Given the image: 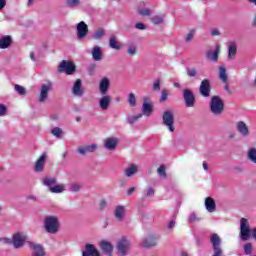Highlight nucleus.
<instances>
[{"instance_id":"1","label":"nucleus","mask_w":256,"mask_h":256,"mask_svg":"<svg viewBox=\"0 0 256 256\" xmlns=\"http://www.w3.org/2000/svg\"><path fill=\"white\" fill-rule=\"evenodd\" d=\"M240 237L242 241H247L249 237H253L256 241V228L251 229L247 218L240 220Z\"/></svg>"},{"instance_id":"2","label":"nucleus","mask_w":256,"mask_h":256,"mask_svg":"<svg viewBox=\"0 0 256 256\" xmlns=\"http://www.w3.org/2000/svg\"><path fill=\"white\" fill-rule=\"evenodd\" d=\"M225 109V103L219 96H213L210 101V111L214 115H221Z\"/></svg>"},{"instance_id":"3","label":"nucleus","mask_w":256,"mask_h":256,"mask_svg":"<svg viewBox=\"0 0 256 256\" xmlns=\"http://www.w3.org/2000/svg\"><path fill=\"white\" fill-rule=\"evenodd\" d=\"M44 225L47 233L55 234L59 231V218L56 216H47Z\"/></svg>"},{"instance_id":"4","label":"nucleus","mask_w":256,"mask_h":256,"mask_svg":"<svg viewBox=\"0 0 256 256\" xmlns=\"http://www.w3.org/2000/svg\"><path fill=\"white\" fill-rule=\"evenodd\" d=\"M210 243L214 251L212 256H223V249L221 248V237L217 233L210 236Z\"/></svg>"},{"instance_id":"5","label":"nucleus","mask_w":256,"mask_h":256,"mask_svg":"<svg viewBox=\"0 0 256 256\" xmlns=\"http://www.w3.org/2000/svg\"><path fill=\"white\" fill-rule=\"evenodd\" d=\"M27 241H29V237L23 232H17L12 237V245L14 249H21Z\"/></svg>"},{"instance_id":"6","label":"nucleus","mask_w":256,"mask_h":256,"mask_svg":"<svg viewBox=\"0 0 256 256\" xmlns=\"http://www.w3.org/2000/svg\"><path fill=\"white\" fill-rule=\"evenodd\" d=\"M162 120H163V124L167 127L170 133H173V131H175V126H173V124L175 123V116L173 114V111L171 110L165 111L163 113Z\"/></svg>"},{"instance_id":"7","label":"nucleus","mask_w":256,"mask_h":256,"mask_svg":"<svg viewBox=\"0 0 256 256\" xmlns=\"http://www.w3.org/2000/svg\"><path fill=\"white\" fill-rule=\"evenodd\" d=\"M59 73H66V75H73L75 73V64L69 61H62L58 67Z\"/></svg>"},{"instance_id":"8","label":"nucleus","mask_w":256,"mask_h":256,"mask_svg":"<svg viewBox=\"0 0 256 256\" xmlns=\"http://www.w3.org/2000/svg\"><path fill=\"white\" fill-rule=\"evenodd\" d=\"M53 89V82H48L46 84H42L40 88L39 102L44 103L47 101L49 97V91Z\"/></svg>"},{"instance_id":"9","label":"nucleus","mask_w":256,"mask_h":256,"mask_svg":"<svg viewBox=\"0 0 256 256\" xmlns=\"http://www.w3.org/2000/svg\"><path fill=\"white\" fill-rule=\"evenodd\" d=\"M119 255H127L131 249V241L127 238H122L117 245Z\"/></svg>"},{"instance_id":"10","label":"nucleus","mask_w":256,"mask_h":256,"mask_svg":"<svg viewBox=\"0 0 256 256\" xmlns=\"http://www.w3.org/2000/svg\"><path fill=\"white\" fill-rule=\"evenodd\" d=\"M76 33H77V39H85L87 37V33H89V26H87V23L85 21H81L76 25Z\"/></svg>"},{"instance_id":"11","label":"nucleus","mask_w":256,"mask_h":256,"mask_svg":"<svg viewBox=\"0 0 256 256\" xmlns=\"http://www.w3.org/2000/svg\"><path fill=\"white\" fill-rule=\"evenodd\" d=\"M45 163H47V152H43L42 155L35 162V173H43V171L45 170Z\"/></svg>"},{"instance_id":"12","label":"nucleus","mask_w":256,"mask_h":256,"mask_svg":"<svg viewBox=\"0 0 256 256\" xmlns=\"http://www.w3.org/2000/svg\"><path fill=\"white\" fill-rule=\"evenodd\" d=\"M119 145V138L109 137L104 140V149L107 151H115Z\"/></svg>"},{"instance_id":"13","label":"nucleus","mask_w":256,"mask_h":256,"mask_svg":"<svg viewBox=\"0 0 256 256\" xmlns=\"http://www.w3.org/2000/svg\"><path fill=\"white\" fill-rule=\"evenodd\" d=\"M142 113L146 117H150L151 113H153V104L151 103V99H149V97L143 98Z\"/></svg>"},{"instance_id":"14","label":"nucleus","mask_w":256,"mask_h":256,"mask_svg":"<svg viewBox=\"0 0 256 256\" xmlns=\"http://www.w3.org/2000/svg\"><path fill=\"white\" fill-rule=\"evenodd\" d=\"M183 98L186 103V107H193L195 105V95L193 91L185 89L183 92Z\"/></svg>"},{"instance_id":"15","label":"nucleus","mask_w":256,"mask_h":256,"mask_svg":"<svg viewBox=\"0 0 256 256\" xmlns=\"http://www.w3.org/2000/svg\"><path fill=\"white\" fill-rule=\"evenodd\" d=\"M199 91L202 97H209V95H211V82H209L207 79H204L200 84Z\"/></svg>"},{"instance_id":"16","label":"nucleus","mask_w":256,"mask_h":256,"mask_svg":"<svg viewBox=\"0 0 256 256\" xmlns=\"http://www.w3.org/2000/svg\"><path fill=\"white\" fill-rule=\"evenodd\" d=\"M97 149H99V146L96 143H92L90 145L78 147V153L80 155H87V153H95Z\"/></svg>"},{"instance_id":"17","label":"nucleus","mask_w":256,"mask_h":256,"mask_svg":"<svg viewBox=\"0 0 256 256\" xmlns=\"http://www.w3.org/2000/svg\"><path fill=\"white\" fill-rule=\"evenodd\" d=\"M29 247L32 251L31 256H44L45 255V250L43 249V246H41L40 244H35L33 242H30Z\"/></svg>"},{"instance_id":"18","label":"nucleus","mask_w":256,"mask_h":256,"mask_svg":"<svg viewBox=\"0 0 256 256\" xmlns=\"http://www.w3.org/2000/svg\"><path fill=\"white\" fill-rule=\"evenodd\" d=\"M110 85H111V81L109 80V78L104 77L101 79L99 83V91L101 95H107V93H109Z\"/></svg>"},{"instance_id":"19","label":"nucleus","mask_w":256,"mask_h":256,"mask_svg":"<svg viewBox=\"0 0 256 256\" xmlns=\"http://www.w3.org/2000/svg\"><path fill=\"white\" fill-rule=\"evenodd\" d=\"M85 251L82 252V256H101L99 250L93 244H86Z\"/></svg>"},{"instance_id":"20","label":"nucleus","mask_w":256,"mask_h":256,"mask_svg":"<svg viewBox=\"0 0 256 256\" xmlns=\"http://www.w3.org/2000/svg\"><path fill=\"white\" fill-rule=\"evenodd\" d=\"M125 215H126V208L123 205H118L116 206L115 210H114V217L116 219V221H123V219H125Z\"/></svg>"},{"instance_id":"21","label":"nucleus","mask_w":256,"mask_h":256,"mask_svg":"<svg viewBox=\"0 0 256 256\" xmlns=\"http://www.w3.org/2000/svg\"><path fill=\"white\" fill-rule=\"evenodd\" d=\"M206 211L208 213H215V210L217 209V204H215V200L211 197H207L204 202Z\"/></svg>"},{"instance_id":"22","label":"nucleus","mask_w":256,"mask_h":256,"mask_svg":"<svg viewBox=\"0 0 256 256\" xmlns=\"http://www.w3.org/2000/svg\"><path fill=\"white\" fill-rule=\"evenodd\" d=\"M109 105H111V96L105 94L99 100V106L102 111H107L109 109Z\"/></svg>"},{"instance_id":"23","label":"nucleus","mask_w":256,"mask_h":256,"mask_svg":"<svg viewBox=\"0 0 256 256\" xmlns=\"http://www.w3.org/2000/svg\"><path fill=\"white\" fill-rule=\"evenodd\" d=\"M237 131L242 135V137H248L249 136V128L247 127V124L243 121H239L236 124Z\"/></svg>"},{"instance_id":"24","label":"nucleus","mask_w":256,"mask_h":256,"mask_svg":"<svg viewBox=\"0 0 256 256\" xmlns=\"http://www.w3.org/2000/svg\"><path fill=\"white\" fill-rule=\"evenodd\" d=\"M109 47L110 49H115L116 51H119L122 49L123 44L117 40V36L112 35L109 38Z\"/></svg>"},{"instance_id":"25","label":"nucleus","mask_w":256,"mask_h":256,"mask_svg":"<svg viewBox=\"0 0 256 256\" xmlns=\"http://www.w3.org/2000/svg\"><path fill=\"white\" fill-rule=\"evenodd\" d=\"M139 172V166L135 164H130L125 170L124 175L125 177H133V175H137Z\"/></svg>"},{"instance_id":"26","label":"nucleus","mask_w":256,"mask_h":256,"mask_svg":"<svg viewBox=\"0 0 256 256\" xmlns=\"http://www.w3.org/2000/svg\"><path fill=\"white\" fill-rule=\"evenodd\" d=\"M72 93L75 97H82L83 95V88L81 87V79H77L74 83L72 88Z\"/></svg>"},{"instance_id":"27","label":"nucleus","mask_w":256,"mask_h":256,"mask_svg":"<svg viewBox=\"0 0 256 256\" xmlns=\"http://www.w3.org/2000/svg\"><path fill=\"white\" fill-rule=\"evenodd\" d=\"M206 57L210 61L217 62L219 59V46H216L215 50L208 51Z\"/></svg>"},{"instance_id":"28","label":"nucleus","mask_w":256,"mask_h":256,"mask_svg":"<svg viewBox=\"0 0 256 256\" xmlns=\"http://www.w3.org/2000/svg\"><path fill=\"white\" fill-rule=\"evenodd\" d=\"M92 58L94 61H101L103 59V53L101 52V47L99 46L93 47Z\"/></svg>"},{"instance_id":"29","label":"nucleus","mask_w":256,"mask_h":256,"mask_svg":"<svg viewBox=\"0 0 256 256\" xmlns=\"http://www.w3.org/2000/svg\"><path fill=\"white\" fill-rule=\"evenodd\" d=\"M100 248L102 249V251H105V253H108L109 255H111V253L113 252V245L106 240L100 242Z\"/></svg>"},{"instance_id":"30","label":"nucleus","mask_w":256,"mask_h":256,"mask_svg":"<svg viewBox=\"0 0 256 256\" xmlns=\"http://www.w3.org/2000/svg\"><path fill=\"white\" fill-rule=\"evenodd\" d=\"M11 43H13L11 36H3L0 38V49H7Z\"/></svg>"},{"instance_id":"31","label":"nucleus","mask_w":256,"mask_h":256,"mask_svg":"<svg viewBox=\"0 0 256 256\" xmlns=\"http://www.w3.org/2000/svg\"><path fill=\"white\" fill-rule=\"evenodd\" d=\"M143 247H155L157 245V238L155 236H149L142 242Z\"/></svg>"},{"instance_id":"32","label":"nucleus","mask_w":256,"mask_h":256,"mask_svg":"<svg viewBox=\"0 0 256 256\" xmlns=\"http://www.w3.org/2000/svg\"><path fill=\"white\" fill-rule=\"evenodd\" d=\"M237 55V44L235 42H230L228 46V59H233Z\"/></svg>"},{"instance_id":"33","label":"nucleus","mask_w":256,"mask_h":256,"mask_svg":"<svg viewBox=\"0 0 256 256\" xmlns=\"http://www.w3.org/2000/svg\"><path fill=\"white\" fill-rule=\"evenodd\" d=\"M103 37H105V30L103 28L96 30L91 36L94 41H101Z\"/></svg>"},{"instance_id":"34","label":"nucleus","mask_w":256,"mask_h":256,"mask_svg":"<svg viewBox=\"0 0 256 256\" xmlns=\"http://www.w3.org/2000/svg\"><path fill=\"white\" fill-rule=\"evenodd\" d=\"M43 183L46 187H49V190H50L51 187L56 185L57 179H55L53 177H46V178H44Z\"/></svg>"},{"instance_id":"35","label":"nucleus","mask_w":256,"mask_h":256,"mask_svg":"<svg viewBox=\"0 0 256 256\" xmlns=\"http://www.w3.org/2000/svg\"><path fill=\"white\" fill-rule=\"evenodd\" d=\"M66 6L70 9H77L81 7V0H66Z\"/></svg>"},{"instance_id":"36","label":"nucleus","mask_w":256,"mask_h":256,"mask_svg":"<svg viewBox=\"0 0 256 256\" xmlns=\"http://www.w3.org/2000/svg\"><path fill=\"white\" fill-rule=\"evenodd\" d=\"M219 77L223 83H227L228 77H227V69L225 67L220 66L219 67Z\"/></svg>"},{"instance_id":"37","label":"nucleus","mask_w":256,"mask_h":256,"mask_svg":"<svg viewBox=\"0 0 256 256\" xmlns=\"http://www.w3.org/2000/svg\"><path fill=\"white\" fill-rule=\"evenodd\" d=\"M51 134L56 137V139H63V129L59 127H54L51 130Z\"/></svg>"},{"instance_id":"38","label":"nucleus","mask_w":256,"mask_h":256,"mask_svg":"<svg viewBox=\"0 0 256 256\" xmlns=\"http://www.w3.org/2000/svg\"><path fill=\"white\" fill-rule=\"evenodd\" d=\"M151 21L154 25H161V23H163V21H165V15H163V14L156 15L151 18Z\"/></svg>"},{"instance_id":"39","label":"nucleus","mask_w":256,"mask_h":256,"mask_svg":"<svg viewBox=\"0 0 256 256\" xmlns=\"http://www.w3.org/2000/svg\"><path fill=\"white\" fill-rule=\"evenodd\" d=\"M249 161L256 164V148H250L247 153Z\"/></svg>"},{"instance_id":"40","label":"nucleus","mask_w":256,"mask_h":256,"mask_svg":"<svg viewBox=\"0 0 256 256\" xmlns=\"http://www.w3.org/2000/svg\"><path fill=\"white\" fill-rule=\"evenodd\" d=\"M51 193H63L65 191V185H55L49 190Z\"/></svg>"},{"instance_id":"41","label":"nucleus","mask_w":256,"mask_h":256,"mask_svg":"<svg viewBox=\"0 0 256 256\" xmlns=\"http://www.w3.org/2000/svg\"><path fill=\"white\" fill-rule=\"evenodd\" d=\"M141 117H143V114H137L134 116H129L127 118V123H129L130 125H133V123H137V121H139V119H141Z\"/></svg>"},{"instance_id":"42","label":"nucleus","mask_w":256,"mask_h":256,"mask_svg":"<svg viewBox=\"0 0 256 256\" xmlns=\"http://www.w3.org/2000/svg\"><path fill=\"white\" fill-rule=\"evenodd\" d=\"M128 103L130 107H135L137 105V97L133 93L128 95Z\"/></svg>"},{"instance_id":"43","label":"nucleus","mask_w":256,"mask_h":256,"mask_svg":"<svg viewBox=\"0 0 256 256\" xmlns=\"http://www.w3.org/2000/svg\"><path fill=\"white\" fill-rule=\"evenodd\" d=\"M70 191L72 193H77L78 191H81V184H79V183H72L70 185Z\"/></svg>"},{"instance_id":"44","label":"nucleus","mask_w":256,"mask_h":256,"mask_svg":"<svg viewBox=\"0 0 256 256\" xmlns=\"http://www.w3.org/2000/svg\"><path fill=\"white\" fill-rule=\"evenodd\" d=\"M244 253L246 255H251V253H253V245L251 243H246L244 245Z\"/></svg>"},{"instance_id":"45","label":"nucleus","mask_w":256,"mask_h":256,"mask_svg":"<svg viewBox=\"0 0 256 256\" xmlns=\"http://www.w3.org/2000/svg\"><path fill=\"white\" fill-rule=\"evenodd\" d=\"M138 13H139V15H142L143 17H147V16L151 15V10L149 8H146V9L138 8Z\"/></svg>"},{"instance_id":"46","label":"nucleus","mask_w":256,"mask_h":256,"mask_svg":"<svg viewBox=\"0 0 256 256\" xmlns=\"http://www.w3.org/2000/svg\"><path fill=\"white\" fill-rule=\"evenodd\" d=\"M15 91L17 93H19V95H26L27 94L26 91H25V87H23V86H21L19 84L15 85Z\"/></svg>"},{"instance_id":"47","label":"nucleus","mask_w":256,"mask_h":256,"mask_svg":"<svg viewBox=\"0 0 256 256\" xmlns=\"http://www.w3.org/2000/svg\"><path fill=\"white\" fill-rule=\"evenodd\" d=\"M153 91H161V80L156 79L153 83Z\"/></svg>"},{"instance_id":"48","label":"nucleus","mask_w":256,"mask_h":256,"mask_svg":"<svg viewBox=\"0 0 256 256\" xmlns=\"http://www.w3.org/2000/svg\"><path fill=\"white\" fill-rule=\"evenodd\" d=\"M187 75H188V77H195V75H197V69L188 68L187 69Z\"/></svg>"},{"instance_id":"49","label":"nucleus","mask_w":256,"mask_h":256,"mask_svg":"<svg viewBox=\"0 0 256 256\" xmlns=\"http://www.w3.org/2000/svg\"><path fill=\"white\" fill-rule=\"evenodd\" d=\"M193 37H195V29H192V30L189 31V33L186 37L187 43H189V41H192Z\"/></svg>"},{"instance_id":"50","label":"nucleus","mask_w":256,"mask_h":256,"mask_svg":"<svg viewBox=\"0 0 256 256\" xmlns=\"http://www.w3.org/2000/svg\"><path fill=\"white\" fill-rule=\"evenodd\" d=\"M157 171H158V175L160 177H166L167 176V173L165 172V166H160Z\"/></svg>"},{"instance_id":"51","label":"nucleus","mask_w":256,"mask_h":256,"mask_svg":"<svg viewBox=\"0 0 256 256\" xmlns=\"http://www.w3.org/2000/svg\"><path fill=\"white\" fill-rule=\"evenodd\" d=\"M168 96H169V94L167 93V90H163L161 97H160V102L163 103V102L167 101Z\"/></svg>"},{"instance_id":"52","label":"nucleus","mask_w":256,"mask_h":256,"mask_svg":"<svg viewBox=\"0 0 256 256\" xmlns=\"http://www.w3.org/2000/svg\"><path fill=\"white\" fill-rule=\"evenodd\" d=\"M155 195V189L153 187H148L146 190L147 197H153Z\"/></svg>"},{"instance_id":"53","label":"nucleus","mask_w":256,"mask_h":256,"mask_svg":"<svg viewBox=\"0 0 256 256\" xmlns=\"http://www.w3.org/2000/svg\"><path fill=\"white\" fill-rule=\"evenodd\" d=\"M7 113V107L3 104H0V117H4Z\"/></svg>"},{"instance_id":"54","label":"nucleus","mask_w":256,"mask_h":256,"mask_svg":"<svg viewBox=\"0 0 256 256\" xmlns=\"http://www.w3.org/2000/svg\"><path fill=\"white\" fill-rule=\"evenodd\" d=\"M0 243H3L4 245H12V239H10V238H0Z\"/></svg>"},{"instance_id":"55","label":"nucleus","mask_w":256,"mask_h":256,"mask_svg":"<svg viewBox=\"0 0 256 256\" xmlns=\"http://www.w3.org/2000/svg\"><path fill=\"white\" fill-rule=\"evenodd\" d=\"M137 53V48L135 46H129L128 55H135Z\"/></svg>"},{"instance_id":"56","label":"nucleus","mask_w":256,"mask_h":256,"mask_svg":"<svg viewBox=\"0 0 256 256\" xmlns=\"http://www.w3.org/2000/svg\"><path fill=\"white\" fill-rule=\"evenodd\" d=\"M136 29H139L140 31H144L146 29L145 24L138 22L135 24Z\"/></svg>"},{"instance_id":"57","label":"nucleus","mask_w":256,"mask_h":256,"mask_svg":"<svg viewBox=\"0 0 256 256\" xmlns=\"http://www.w3.org/2000/svg\"><path fill=\"white\" fill-rule=\"evenodd\" d=\"M175 225H176L175 220H170L168 222L167 229H170V230L175 229Z\"/></svg>"},{"instance_id":"58","label":"nucleus","mask_w":256,"mask_h":256,"mask_svg":"<svg viewBox=\"0 0 256 256\" xmlns=\"http://www.w3.org/2000/svg\"><path fill=\"white\" fill-rule=\"evenodd\" d=\"M100 209H105L107 207V200L102 199L99 203Z\"/></svg>"},{"instance_id":"59","label":"nucleus","mask_w":256,"mask_h":256,"mask_svg":"<svg viewBox=\"0 0 256 256\" xmlns=\"http://www.w3.org/2000/svg\"><path fill=\"white\" fill-rule=\"evenodd\" d=\"M189 221H191V223L197 221V214L191 213L189 216Z\"/></svg>"},{"instance_id":"60","label":"nucleus","mask_w":256,"mask_h":256,"mask_svg":"<svg viewBox=\"0 0 256 256\" xmlns=\"http://www.w3.org/2000/svg\"><path fill=\"white\" fill-rule=\"evenodd\" d=\"M211 35H212L213 37H217L218 35H220L219 30H218V29H213V30L211 31Z\"/></svg>"},{"instance_id":"61","label":"nucleus","mask_w":256,"mask_h":256,"mask_svg":"<svg viewBox=\"0 0 256 256\" xmlns=\"http://www.w3.org/2000/svg\"><path fill=\"white\" fill-rule=\"evenodd\" d=\"M133 191H135V187H131V188L127 191V195H132Z\"/></svg>"},{"instance_id":"62","label":"nucleus","mask_w":256,"mask_h":256,"mask_svg":"<svg viewBox=\"0 0 256 256\" xmlns=\"http://www.w3.org/2000/svg\"><path fill=\"white\" fill-rule=\"evenodd\" d=\"M27 199L31 200V201H37V197L30 195L27 197Z\"/></svg>"},{"instance_id":"63","label":"nucleus","mask_w":256,"mask_h":256,"mask_svg":"<svg viewBox=\"0 0 256 256\" xmlns=\"http://www.w3.org/2000/svg\"><path fill=\"white\" fill-rule=\"evenodd\" d=\"M203 169L204 171H207L209 169L207 166V162H203Z\"/></svg>"},{"instance_id":"64","label":"nucleus","mask_w":256,"mask_h":256,"mask_svg":"<svg viewBox=\"0 0 256 256\" xmlns=\"http://www.w3.org/2000/svg\"><path fill=\"white\" fill-rule=\"evenodd\" d=\"M180 256H188L187 252H181Z\"/></svg>"}]
</instances>
